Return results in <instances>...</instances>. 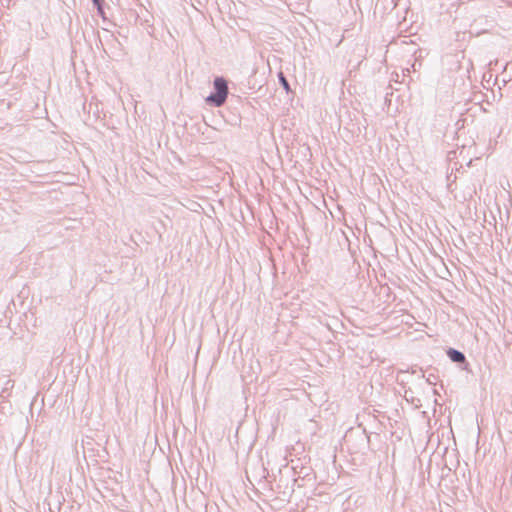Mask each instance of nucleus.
<instances>
[{
    "instance_id": "obj_1",
    "label": "nucleus",
    "mask_w": 512,
    "mask_h": 512,
    "mask_svg": "<svg viewBox=\"0 0 512 512\" xmlns=\"http://www.w3.org/2000/svg\"><path fill=\"white\" fill-rule=\"evenodd\" d=\"M228 96V84L224 77L218 76L213 81V91L205 98V102L212 107H221Z\"/></svg>"
},
{
    "instance_id": "obj_2",
    "label": "nucleus",
    "mask_w": 512,
    "mask_h": 512,
    "mask_svg": "<svg viewBox=\"0 0 512 512\" xmlns=\"http://www.w3.org/2000/svg\"><path fill=\"white\" fill-rule=\"evenodd\" d=\"M446 355L452 362L457 363L462 370H468L469 363L463 352L450 347L446 350Z\"/></svg>"
},
{
    "instance_id": "obj_3",
    "label": "nucleus",
    "mask_w": 512,
    "mask_h": 512,
    "mask_svg": "<svg viewBox=\"0 0 512 512\" xmlns=\"http://www.w3.org/2000/svg\"><path fill=\"white\" fill-rule=\"evenodd\" d=\"M93 6L97 10V14L103 19V21H107V16L105 13V1L104 0H91Z\"/></svg>"
},
{
    "instance_id": "obj_4",
    "label": "nucleus",
    "mask_w": 512,
    "mask_h": 512,
    "mask_svg": "<svg viewBox=\"0 0 512 512\" xmlns=\"http://www.w3.org/2000/svg\"><path fill=\"white\" fill-rule=\"evenodd\" d=\"M277 77H278V81H279V84L281 85V87L287 93L290 92L291 91V87H290L289 81L287 80V78L284 75V73L282 71L278 72Z\"/></svg>"
},
{
    "instance_id": "obj_5",
    "label": "nucleus",
    "mask_w": 512,
    "mask_h": 512,
    "mask_svg": "<svg viewBox=\"0 0 512 512\" xmlns=\"http://www.w3.org/2000/svg\"><path fill=\"white\" fill-rule=\"evenodd\" d=\"M360 436H361V439L363 441L366 442V444H369V441H370V437L367 435L366 431L363 430L361 433H360Z\"/></svg>"
},
{
    "instance_id": "obj_6",
    "label": "nucleus",
    "mask_w": 512,
    "mask_h": 512,
    "mask_svg": "<svg viewBox=\"0 0 512 512\" xmlns=\"http://www.w3.org/2000/svg\"><path fill=\"white\" fill-rule=\"evenodd\" d=\"M293 485H297L298 487L301 486L300 482H299V479H293ZM294 491V486H292L291 488V492Z\"/></svg>"
},
{
    "instance_id": "obj_7",
    "label": "nucleus",
    "mask_w": 512,
    "mask_h": 512,
    "mask_svg": "<svg viewBox=\"0 0 512 512\" xmlns=\"http://www.w3.org/2000/svg\"><path fill=\"white\" fill-rule=\"evenodd\" d=\"M447 470V472L451 471V468H449L447 465L442 469V476H444V471Z\"/></svg>"
},
{
    "instance_id": "obj_8",
    "label": "nucleus",
    "mask_w": 512,
    "mask_h": 512,
    "mask_svg": "<svg viewBox=\"0 0 512 512\" xmlns=\"http://www.w3.org/2000/svg\"><path fill=\"white\" fill-rule=\"evenodd\" d=\"M431 381H433V378H428V379H427V382H429L430 384H432V382H431Z\"/></svg>"
},
{
    "instance_id": "obj_9",
    "label": "nucleus",
    "mask_w": 512,
    "mask_h": 512,
    "mask_svg": "<svg viewBox=\"0 0 512 512\" xmlns=\"http://www.w3.org/2000/svg\"><path fill=\"white\" fill-rule=\"evenodd\" d=\"M431 381H433V378H428V379H427V382H429L430 384H432V382H431Z\"/></svg>"
}]
</instances>
